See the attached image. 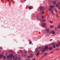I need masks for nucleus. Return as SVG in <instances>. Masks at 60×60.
<instances>
[{
    "mask_svg": "<svg viewBox=\"0 0 60 60\" xmlns=\"http://www.w3.org/2000/svg\"><path fill=\"white\" fill-rule=\"evenodd\" d=\"M42 47H39V50L40 51H41L42 52V53H44V52L45 51H46V50H48V46H46L45 45V48H43V50H42Z\"/></svg>",
    "mask_w": 60,
    "mask_h": 60,
    "instance_id": "1",
    "label": "nucleus"
},
{
    "mask_svg": "<svg viewBox=\"0 0 60 60\" xmlns=\"http://www.w3.org/2000/svg\"><path fill=\"white\" fill-rule=\"evenodd\" d=\"M52 45L53 46V48H55L56 47V45H55V43H52Z\"/></svg>",
    "mask_w": 60,
    "mask_h": 60,
    "instance_id": "2",
    "label": "nucleus"
},
{
    "mask_svg": "<svg viewBox=\"0 0 60 60\" xmlns=\"http://www.w3.org/2000/svg\"><path fill=\"white\" fill-rule=\"evenodd\" d=\"M44 10V9H43V7H41L40 8V11H43Z\"/></svg>",
    "mask_w": 60,
    "mask_h": 60,
    "instance_id": "3",
    "label": "nucleus"
},
{
    "mask_svg": "<svg viewBox=\"0 0 60 60\" xmlns=\"http://www.w3.org/2000/svg\"><path fill=\"white\" fill-rule=\"evenodd\" d=\"M46 26V23H43L42 24V26L43 27H45Z\"/></svg>",
    "mask_w": 60,
    "mask_h": 60,
    "instance_id": "4",
    "label": "nucleus"
},
{
    "mask_svg": "<svg viewBox=\"0 0 60 60\" xmlns=\"http://www.w3.org/2000/svg\"><path fill=\"white\" fill-rule=\"evenodd\" d=\"M36 52L37 53L36 54L37 56H39V55H40V51H39V50H38L37 51H36Z\"/></svg>",
    "mask_w": 60,
    "mask_h": 60,
    "instance_id": "5",
    "label": "nucleus"
},
{
    "mask_svg": "<svg viewBox=\"0 0 60 60\" xmlns=\"http://www.w3.org/2000/svg\"><path fill=\"white\" fill-rule=\"evenodd\" d=\"M53 49V48L52 47H50L49 48V49L50 50H51Z\"/></svg>",
    "mask_w": 60,
    "mask_h": 60,
    "instance_id": "6",
    "label": "nucleus"
},
{
    "mask_svg": "<svg viewBox=\"0 0 60 60\" xmlns=\"http://www.w3.org/2000/svg\"><path fill=\"white\" fill-rule=\"evenodd\" d=\"M46 32H48V33H49V29L48 28H47L46 29Z\"/></svg>",
    "mask_w": 60,
    "mask_h": 60,
    "instance_id": "7",
    "label": "nucleus"
},
{
    "mask_svg": "<svg viewBox=\"0 0 60 60\" xmlns=\"http://www.w3.org/2000/svg\"><path fill=\"white\" fill-rule=\"evenodd\" d=\"M52 10H53V9H52L51 8H50L49 9V11H52Z\"/></svg>",
    "mask_w": 60,
    "mask_h": 60,
    "instance_id": "8",
    "label": "nucleus"
},
{
    "mask_svg": "<svg viewBox=\"0 0 60 60\" xmlns=\"http://www.w3.org/2000/svg\"><path fill=\"white\" fill-rule=\"evenodd\" d=\"M51 12L52 16H54V12H53V10H52V11H51Z\"/></svg>",
    "mask_w": 60,
    "mask_h": 60,
    "instance_id": "9",
    "label": "nucleus"
},
{
    "mask_svg": "<svg viewBox=\"0 0 60 60\" xmlns=\"http://www.w3.org/2000/svg\"><path fill=\"white\" fill-rule=\"evenodd\" d=\"M3 55H1L0 56V59H1V58H3Z\"/></svg>",
    "mask_w": 60,
    "mask_h": 60,
    "instance_id": "10",
    "label": "nucleus"
},
{
    "mask_svg": "<svg viewBox=\"0 0 60 60\" xmlns=\"http://www.w3.org/2000/svg\"><path fill=\"white\" fill-rule=\"evenodd\" d=\"M52 34H55V31L52 30Z\"/></svg>",
    "mask_w": 60,
    "mask_h": 60,
    "instance_id": "11",
    "label": "nucleus"
},
{
    "mask_svg": "<svg viewBox=\"0 0 60 60\" xmlns=\"http://www.w3.org/2000/svg\"><path fill=\"white\" fill-rule=\"evenodd\" d=\"M55 7V6L53 5V6H50V8H54Z\"/></svg>",
    "mask_w": 60,
    "mask_h": 60,
    "instance_id": "12",
    "label": "nucleus"
},
{
    "mask_svg": "<svg viewBox=\"0 0 60 60\" xmlns=\"http://www.w3.org/2000/svg\"><path fill=\"white\" fill-rule=\"evenodd\" d=\"M41 12L42 14H43L45 13V12L44 11H41Z\"/></svg>",
    "mask_w": 60,
    "mask_h": 60,
    "instance_id": "13",
    "label": "nucleus"
},
{
    "mask_svg": "<svg viewBox=\"0 0 60 60\" xmlns=\"http://www.w3.org/2000/svg\"><path fill=\"white\" fill-rule=\"evenodd\" d=\"M58 29H59V28H60V24L58 26Z\"/></svg>",
    "mask_w": 60,
    "mask_h": 60,
    "instance_id": "14",
    "label": "nucleus"
},
{
    "mask_svg": "<svg viewBox=\"0 0 60 60\" xmlns=\"http://www.w3.org/2000/svg\"><path fill=\"white\" fill-rule=\"evenodd\" d=\"M30 55L31 56V57H33V54H30Z\"/></svg>",
    "mask_w": 60,
    "mask_h": 60,
    "instance_id": "15",
    "label": "nucleus"
},
{
    "mask_svg": "<svg viewBox=\"0 0 60 60\" xmlns=\"http://www.w3.org/2000/svg\"><path fill=\"white\" fill-rule=\"evenodd\" d=\"M37 17H38V18H39V17H40V14H39V13H38L37 14Z\"/></svg>",
    "mask_w": 60,
    "mask_h": 60,
    "instance_id": "16",
    "label": "nucleus"
},
{
    "mask_svg": "<svg viewBox=\"0 0 60 60\" xmlns=\"http://www.w3.org/2000/svg\"><path fill=\"white\" fill-rule=\"evenodd\" d=\"M56 47H59V45L58 44H57L56 45Z\"/></svg>",
    "mask_w": 60,
    "mask_h": 60,
    "instance_id": "17",
    "label": "nucleus"
},
{
    "mask_svg": "<svg viewBox=\"0 0 60 60\" xmlns=\"http://www.w3.org/2000/svg\"><path fill=\"white\" fill-rule=\"evenodd\" d=\"M53 27H54V26H50V28L51 29H52V28H53Z\"/></svg>",
    "mask_w": 60,
    "mask_h": 60,
    "instance_id": "18",
    "label": "nucleus"
},
{
    "mask_svg": "<svg viewBox=\"0 0 60 60\" xmlns=\"http://www.w3.org/2000/svg\"><path fill=\"white\" fill-rule=\"evenodd\" d=\"M56 7H58L59 6V5H58V4H56Z\"/></svg>",
    "mask_w": 60,
    "mask_h": 60,
    "instance_id": "19",
    "label": "nucleus"
},
{
    "mask_svg": "<svg viewBox=\"0 0 60 60\" xmlns=\"http://www.w3.org/2000/svg\"><path fill=\"white\" fill-rule=\"evenodd\" d=\"M30 57L31 56H27V58H28V59H30Z\"/></svg>",
    "mask_w": 60,
    "mask_h": 60,
    "instance_id": "20",
    "label": "nucleus"
},
{
    "mask_svg": "<svg viewBox=\"0 0 60 60\" xmlns=\"http://www.w3.org/2000/svg\"><path fill=\"white\" fill-rule=\"evenodd\" d=\"M56 1L54 2H53V4L54 5H55L56 4Z\"/></svg>",
    "mask_w": 60,
    "mask_h": 60,
    "instance_id": "21",
    "label": "nucleus"
},
{
    "mask_svg": "<svg viewBox=\"0 0 60 60\" xmlns=\"http://www.w3.org/2000/svg\"><path fill=\"white\" fill-rule=\"evenodd\" d=\"M42 19H43L45 18V17H44V16H42Z\"/></svg>",
    "mask_w": 60,
    "mask_h": 60,
    "instance_id": "22",
    "label": "nucleus"
},
{
    "mask_svg": "<svg viewBox=\"0 0 60 60\" xmlns=\"http://www.w3.org/2000/svg\"><path fill=\"white\" fill-rule=\"evenodd\" d=\"M17 59H18V57H16V58L14 60H17Z\"/></svg>",
    "mask_w": 60,
    "mask_h": 60,
    "instance_id": "23",
    "label": "nucleus"
},
{
    "mask_svg": "<svg viewBox=\"0 0 60 60\" xmlns=\"http://www.w3.org/2000/svg\"><path fill=\"white\" fill-rule=\"evenodd\" d=\"M10 56H11V57H13V55L11 54Z\"/></svg>",
    "mask_w": 60,
    "mask_h": 60,
    "instance_id": "24",
    "label": "nucleus"
},
{
    "mask_svg": "<svg viewBox=\"0 0 60 60\" xmlns=\"http://www.w3.org/2000/svg\"><path fill=\"white\" fill-rule=\"evenodd\" d=\"M43 21H43V19L41 20L40 21V22H43Z\"/></svg>",
    "mask_w": 60,
    "mask_h": 60,
    "instance_id": "25",
    "label": "nucleus"
},
{
    "mask_svg": "<svg viewBox=\"0 0 60 60\" xmlns=\"http://www.w3.org/2000/svg\"><path fill=\"white\" fill-rule=\"evenodd\" d=\"M13 58L14 59H15V58H16V57H15V55H14L13 56Z\"/></svg>",
    "mask_w": 60,
    "mask_h": 60,
    "instance_id": "26",
    "label": "nucleus"
},
{
    "mask_svg": "<svg viewBox=\"0 0 60 60\" xmlns=\"http://www.w3.org/2000/svg\"><path fill=\"white\" fill-rule=\"evenodd\" d=\"M47 54H48V53H46L44 55V56H46V55H47Z\"/></svg>",
    "mask_w": 60,
    "mask_h": 60,
    "instance_id": "27",
    "label": "nucleus"
},
{
    "mask_svg": "<svg viewBox=\"0 0 60 60\" xmlns=\"http://www.w3.org/2000/svg\"><path fill=\"white\" fill-rule=\"evenodd\" d=\"M6 57L5 56H4L3 57V59H6Z\"/></svg>",
    "mask_w": 60,
    "mask_h": 60,
    "instance_id": "28",
    "label": "nucleus"
},
{
    "mask_svg": "<svg viewBox=\"0 0 60 60\" xmlns=\"http://www.w3.org/2000/svg\"><path fill=\"white\" fill-rule=\"evenodd\" d=\"M29 9H30V10L32 9V8H31V7L30 6H29Z\"/></svg>",
    "mask_w": 60,
    "mask_h": 60,
    "instance_id": "29",
    "label": "nucleus"
},
{
    "mask_svg": "<svg viewBox=\"0 0 60 60\" xmlns=\"http://www.w3.org/2000/svg\"><path fill=\"white\" fill-rule=\"evenodd\" d=\"M56 16L57 18H59V16L57 15H56Z\"/></svg>",
    "mask_w": 60,
    "mask_h": 60,
    "instance_id": "30",
    "label": "nucleus"
},
{
    "mask_svg": "<svg viewBox=\"0 0 60 60\" xmlns=\"http://www.w3.org/2000/svg\"><path fill=\"white\" fill-rule=\"evenodd\" d=\"M12 57H10L9 58V59L10 60H11L12 59V58H11Z\"/></svg>",
    "mask_w": 60,
    "mask_h": 60,
    "instance_id": "31",
    "label": "nucleus"
},
{
    "mask_svg": "<svg viewBox=\"0 0 60 60\" xmlns=\"http://www.w3.org/2000/svg\"><path fill=\"white\" fill-rule=\"evenodd\" d=\"M58 10H60V7L59 6L58 7Z\"/></svg>",
    "mask_w": 60,
    "mask_h": 60,
    "instance_id": "32",
    "label": "nucleus"
},
{
    "mask_svg": "<svg viewBox=\"0 0 60 60\" xmlns=\"http://www.w3.org/2000/svg\"><path fill=\"white\" fill-rule=\"evenodd\" d=\"M50 23H53V22L50 21Z\"/></svg>",
    "mask_w": 60,
    "mask_h": 60,
    "instance_id": "33",
    "label": "nucleus"
},
{
    "mask_svg": "<svg viewBox=\"0 0 60 60\" xmlns=\"http://www.w3.org/2000/svg\"><path fill=\"white\" fill-rule=\"evenodd\" d=\"M32 41L30 42L29 44H32Z\"/></svg>",
    "mask_w": 60,
    "mask_h": 60,
    "instance_id": "34",
    "label": "nucleus"
},
{
    "mask_svg": "<svg viewBox=\"0 0 60 60\" xmlns=\"http://www.w3.org/2000/svg\"><path fill=\"white\" fill-rule=\"evenodd\" d=\"M32 52V51H29L28 52L29 53H31V52Z\"/></svg>",
    "mask_w": 60,
    "mask_h": 60,
    "instance_id": "35",
    "label": "nucleus"
},
{
    "mask_svg": "<svg viewBox=\"0 0 60 60\" xmlns=\"http://www.w3.org/2000/svg\"><path fill=\"white\" fill-rule=\"evenodd\" d=\"M7 58L9 59V58H10V56H7Z\"/></svg>",
    "mask_w": 60,
    "mask_h": 60,
    "instance_id": "36",
    "label": "nucleus"
},
{
    "mask_svg": "<svg viewBox=\"0 0 60 60\" xmlns=\"http://www.w3.org/2000/svg\"><path fill=\"white\" fill-rule=\"evenodd\" d=\"M55 29L56 31V30H57V28H55Z\"/></svg>",
    "mask_w": 60,
    "mask_h": 60,
    "instance_id": "37",
    "label": "nucleus"
},
{
    "mask_svg": "<svg viewBox=\"0 0 60 60\" xmlns=\"http://www.w3.org/2000/svg\"><path fill=\"white\" fill-rule=\"evenodd\" d=\"M18 59L19 60H20V59H21V58L20 57H19L18 58Z\"/></svg>",
    "mask_w": 60,
    "mask_h": 60,
    "instance_id": "38",
    "label": "nucleus"
},
{
    "mask_svg": "<svg viewBox=\"0 0 60 60\" xmlns=\"http://www.w3.org/2000/svg\"><path fill=\"white\" fill-rule=\"evenodd\" d=\"M55 10L56 11V12H57V9H55Z\"/></svg>",
    "mask_w": 60,
    "mask_h": 60,
    "instance_id": "39",
    "label": "nucleus"
},
{
    "mask_svg": "<svg viewBox=\"0 0 60 60\" xmlns=\"http://www.w3.org/2000/svg\"><path fill=\"white\" fill-rule=\"evenodd\" d=\"M24 53H27V52L26 51H25L24 52Z\"/></svg>",
    "mask_w": 60,
    "mask_h": 60,
    "instance_id": "40",
    "label": "nucleus"
},
{
    "mask_svg": "<svg viewBox=\"0 0 60 60\" xmlns=\"http://www.w3.org/2000/svg\"><path fill=\"white\" fill-rule=\"evenodd\" d=\"M58 44H59V45H60V42H59Z\"/></svg>",
    "mask_w": 60,
    "mask_h": 60,
    "instance_id": "41",
    "label": "nucleus"
},
{
    "mask_svg": "<svg viewBox=\"0 0 60 60\" xmlns=\"http://www.w3.org/2000/svg\"><path fill=\"white\" fill-rule=\"evenodd\" d=\"M59 50V49H56V50Z\"/></svg>",
    "mask_w": 60,
    "mask_h": 60,
    "instance_id": "42",
    "label": "nucleus"
},
{
    "mask_svg": "<svg viewBox=\"0 0 60 60\" xmlns=\"http://www.w3.org/2000/svg\"><path fill=\"white\" fill-rule=\"evenodd\" d=\"M51 54H52L53 53V52H51Z\"/></svg>",
    "mask_w": 60,
    "mask_h": 60,
    "instance_id": "43",
    "label": "nucleus"
},
{
    "mask_svg": "<svg viewBox=\"0 0 60 60\" xmlns=\"http://www.w3.org/2000/svg\"><path fill=\"white\" fill-rule=\"evenodd\" d=\"M10 1V0H8V2H9Z\"/></svg>",
    "mask_w": 60,
    "mask_h": 60,
    "instance_id": "44",
    "label": "nucleus"
},
{
    "mask_svg": "<svg viewBox=\"0 0 60 60\" xmlns=\"http://www.w3.org/2000/svg\"><path fill=\"white\" fill-rule=\"evenodd\" d=\"M58 3L59 4H60V2H58Z\"/></svg>",
    "mask_w": 60,
    "mask_h": 60,
    "instance_id": "45",
    "label": "nucleus"
},
{
    "mask_svg": "<svg viewBox=\"0 0 60 60\" xmlns=\"http://www.w3.org/2000/svg\"><path fill=\"white\" fill-rule=\"evenodd\" d=\"M29 60V59H28V60L27 59V60Z\"/></svg>",
    "mask_w": 60,
    "mask_h": 60,
    "instance_id": "46",
    "label": "nucleus"
},
{
    "mask_svg": "<svg viewBox=\"0 0 60 60\" xmlns=\"http://www.w3.org/2000/svg\"><path fill=\"white\" fill-rule=\"evenodd\" d=\"M59 12L60 14V11H59Z\"/></svg>",
    "mask_w": 60,
    "mask_h": 60,
    "instance_id": "47",
    "label": "nucleus"
},
{
    "mask_svg": "<svg viewBox=\"0 0 60 60\" xmlns=\"http://www.w3.org/2000/svg\"><path fill=\"white\" fill-rule=\"evenodd\" d=\"M37 49H35V51H36V50H37Z\"/></svg>",
    "mask_w": 60,
    "mask_h": 60,
    "instance_id": "48",
    "label": "nucleus"
}]
</instances>
